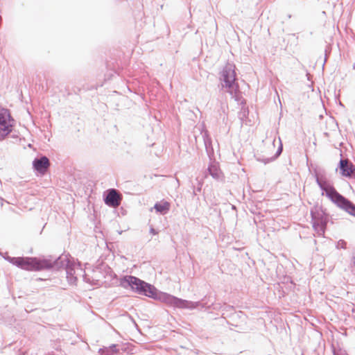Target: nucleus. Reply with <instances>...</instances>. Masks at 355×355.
Masks as SVG:
<instances>
[{"label": "nucleus", "mask_w": 355, "mask_h": 355, "mask_svg": "<svg viewBox=\"0 0 355 355\" xmlns=\"http://www.w3.org/2000/svg\"><path fill=\"white\" fill-rule=\"evenodd\" d=\"M316 182L323 191L322 195L325 193V196L338 207L345 210L350 215L355 216V205L340 195L324 175H316Z\"/></svg>", "instance_id": "f257e3e1"}, {"label": "nucleus", "mask_w": 355, "mask_h": 355, "mask_svg": "<svg viewBox=\"0 0 355 355\" xmlns=\"http://www.w3.org/2000/svg\"><path fill=\"white\" fill-rule=\"evenodd\" d=\"M121 285L124 288H130L132 291L149 297H155L156 288L134 276H125L121 280Z\"/></svg>", "instance_id": "f03ea898"}, {"label": "nucleus", "mask_w": 355, "mask_h": 355, "mask_svg": "<svg viewBox=\"0 0 355 355\" xmlns=\"http://www.w3.org/2000/svg\"><path fill=\"white\" fill-rule=\"evenodd\" d=\"M10 263L26 270H40L53 267L49 260H39L35 257H11L6 258Z\"/></svg>", "instance_id": "7ed1b4c3"}, {"label": "nucleus", "mask_w": 355, "mask_h": 355, "mask_svg": "<svg viewBox=\"0 0 355 355\" xmlns=\"http://www.w3.org/2000/svg\"><path fill=\"white\" fill-rule=\"evenodd\" d=\"M222 88H225L232 97L236 96L239 87L236 83L235 66L232 64H227L220 73Z\"/></svg>", "instance_id": "20e7f679"}, {"label": "nucleus", "mask_w": 355, "mask_h": 355, "mask_svg": "<svg viewBox=\"0 0 355 355\" xmlns=\"http://www.w3.org/2000/svg\"><path fill=\"white\" fill-rule=\"evenodd\" d=\"M311 215L315 232L320 236L324 235L328 221V215L320 207L312 209Z\"/></svg>", "instance_id": "39448f33"}, {"label": "nucleus", "mask_w": 355, "mask_h": 355, "mask_svg": "<svg viewBox=\"0 0 355 355\" xmlns=\"http://www.w3.org/2000/svg\"><path fill=\"white\" fill-rule=\"evenodd\" d=\"M13 125L14 119L9 110L0 107V141L3 140L12 132Z\"/></svg>", "instance_id": "423d86ee"}, {"label": "nucleus", "mask_w": 355, "mask_h": 355, "mask_svg": "<svg viewBox=\"0 0 355 355\" xmlns=\"http://www.w3.org/2000/svg\"><path fill=\"white\" fill-rule=\"evenodd\" d=\"M162 300L168 305L180 309H193L198 308L200 305L199 302H194L191 301H188L180 298H178L175 296L168 294L164 295L162 297Z\"/></svg>", "instance_id": "0eeeda50"}, {"label": "nucleus", "mask_w": 355, "mask_h": 355, "mask_svg": "<svg viewBox=\"0 0 355 355\" xmlns=\"http://www.w3.org/2000/svg\"><path fill=\"white\" fill-rule=\"evenodd\" d=\"M83 272L79 263H71L69 261H67L66 264V274L69 284H75L78 276H83Z\"/></svg>", "instance_id": "6e6552de"}, {"label": "nucleus", "mask_w": 355, "mask_h": 355, "mask_svg": "<svg viewBox=\"0 0 355 355\" xmlns=\"http://www.w3.org/2000/svg\"><path fill=\"white\" fill-rule=\"evenodd\" d=\"M33 166L35 170L44 173L49 167L50 162L46 156H42L40 158H35L33 162Z\"/></svg>", "instance_id": "1a4fd4ad"}, {"label": "nucleus", "mask_w": 355, "mask_h": 355, "mask_svg": "<svg viewBox=\"0 0 355 355\" xmlns=\"http://www.w3.org/2000/svg\"><path fill=\"white\" fill-rule=\"evenodd\" d=\"M120 201L121 198L116 190L114 189H110L105 198V204L112 207H117L119 205Z\"/></svg>", "instance_id": "9d476101"}, {"label": "nucleus", "mask_w": 355, "mask_h": 355, "mask_svg": "<svg viewBox=\"0 0 355 355\" xmlns=\"http://www.w3.org/2000/svg\"><path fill=\"white\" fill-rule=\"evenodd\" d=\"M342 175L350 177L355 171L354 166L347 159H340L339 166Z\"/></svg>", "instance_id": "9b49d317"}, {"label": "nucleus", "mask_w": 355, "mask_h": 355, "mask_svg": "<svg viewBox=\"0 0 355 355\" xmlns=\"http://www.w3.org/2000/svg\"><path fill=\"white\" fill-rule=\"evenodd\" d=\"M202 137L204 139V144L207 153L209 155V157H211V155H212L214 153V150L211 144V139L210 137H209L207 132L202 133Z\"/></svg>", "instance_id": "f8f14e48"}, {"label": "nucleus", "mask_w": 355, "mask_h": 355, "mask_svg": "<svg viewBox=\"0 0 355 355\" xmlns=\"http://www.w3.org/2000/svg\"><path fill=\"white\" fill-rule=\"evenodd\" d=\"M154 208L157 212H159L162 214H165L170 209V203L166 201L157 202L155 205Z\"/></svg>", "instance_id": "ddd939ff"}, {"label": "nucleus", "mask_w": 355, "mask_h": 355, "mask_svg": "<svg viewBox=\"0 0 355 355\" xmlns=\"http://www.w3.org/2000/svg\"><path fill=\"white\" fill-rule=\"evenodd\" d=\"M208 172L216 180H219L221 177L220 170L216 164H210L208 168Z\"/></svg>", "instance_id": "4468645a"}, {"label": "nucleus", "mask_w": 355, "mask_h": 355, "mask_svg": "<svg viewBox=\"0 0 355 355\" xmlns=\"http://www.w3.org/2000/svg\"><path fill=\"white\" fill-rule=\"evenodd\" d=\"M98 352L101 355H112L111 349H108L107 347L100 349Z\"/></svg>", "instance_id": "2eb2a0df"}, {"label": "nucleus", "mask_w": 355, "mask_h": 355, "mask_svg": "<svg viewBox=\"0 0 355 355\" xmlns=\"http://www.w3.org/2000/svg\"><path fill=\"white\" fill-rule=\"evenodd\" d=\"M345 242L343 240L339 241L338 243V247H340L342 248H345Z\"/></svg>", "instance_id": "dca6fc26"}, {"label": "nucleus", "mask_w": 355, "mask_h": 355, "mask_svg": "<svg viewBox=\"0 0 355 355\" xmlns=\"http://www.w3.org/2000/svg\"><path fill=\"white\" fill-rule=\"evenodd\" d=\"M108 349H111V352H112V354L116 352V345H112Z\"/></svg>", "instance_id": "f3484780"}, {"label": "nucleus", "mask_w": 355, "mask_h": 355, "mask_svg": "<svg viewBox=\"0 0 355 355\" xmlns=\"http://www.w3.org/2000/svg\"><path fill=\"white\" fill-rule=\"evenodd\" d=\"M66 261L67 260L65 259H64L62 257H59L58 259L56 261H55L54 264L58 265L60 261L62 263Z\"/></svg>", "instance_id": "a211bd4d"}, {"label": "nucleus", "mask_w": 355, "mask_h": 355, "mask_svg": "<svg viewBox=\"0 0 355 355\" xmlns=\"http://www.w3.org/2000/svg\"><path fill=\"white\" fill-rule=\"evenodd\" d=\"M150 232L153 234V235H155L157 234V232L153 228V227H150Z\"/></svg>", "instance_id": "6ab92c4d"}, {"label": "nucleus", "mask_w": 355, "mask_h": 355, "mask_svg": "<svg viewBox=\"0 0 355 355\" xmlns=\"http://www.w3.org/2000/svg\"><path fill=\"white\" fill-rule=\"evenodd\" d=\"M282 146H280V147L279 148V149H278L277 153H278V154H280V153H281V152H282Z\"/></svg>", "instance_id": "aec40b11"}, {"label": "nucleus", "mask_w": 355, "mask_h": 355, "mask_svg": "<svg viewBox=\"0 0 355 355\" xmlns=\"http://www.w3.org/2000/svg\"><path fill=\"white\" fill-rule=\"evenodd\" d=\"M352 262L354 265H355V257H353L352 259Z\"/></svg>", "instance_id": "412c9836"}]
</instances>
